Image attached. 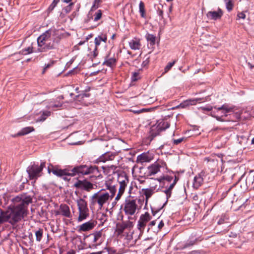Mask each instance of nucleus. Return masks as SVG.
I'll return each instance as SVG.
<instances>
[{"instance_id": "f257e3e1", "label": "nucleus", "mask_w": 254, "mask_h": 254, "mask_svg": "<svg viewBox=\"0 0 254 254\" xmlns=\"http://www.w3.org/2000/svg\"><path fill=\"white\" fill-rule=\"evenodd\" d=\"M30 196H16L13 199L14 206L6 211H1L0 214V226L9 222L12 225L19 222L28 214V206L32 202Z\"/></svg>"}, {"instance_id": "f03ea898", "label": "nucleus", "mask_w": 254, "mask_h": 254, "mask_svg": "<svg viewBox=\"0 0 254 254\" xmlns=\"http://www.w3.org/2000/svg\"><path fill=\"white\" fill-rule=\"evenodd\" d=\"M52 172L55 175L62 177L65 181H69V177H73L76 175L85 176L90 174L96 175L99 173L98 168L96 166L81 165L76 166L70 170L68 169H60L54 168Z\"/></svg>"}, {"instance_id": "7ed1b4c3", "label": "nucleus", "mask_w": 254, "mask_h": 254, "mask_svg": "<svg viewBox=\"0 0 254 254\" xmlns=\"http://www.w3.org/2000/svg\"><path fill=\"white\" fill-rule=\"evenodd\" d=\"M57 32L56 29H51L47 30L37 38L39 52H45L58 47L61 39L57 36Z\"/></svg>"}, {"instance_id": "20e7f679", "label": "nucleus", "mask_w": 254, "mask_h": 254, "mask_svg": "<svg viewBox=\"0 0 254 254\" xmlns=\"http://www.w3.org/2000/svg\"><path fill=\"white\" fill-rule=\"evenodd\" d=\"M106 187L109 191L105 189H101L92 195L90 199L91 205L97 206L99 209H101L104 206L110 203L116 194L117 189L115 185L108 184H106Z\"/></svg>"}, {"instance_id": "39448f33", "label": "nucleus", "mask_w": 254, "mask_h": 254, "mask_svg": "<svg viewBox=\"0 0 254 254\" xmlns=\"http://www.w3.org/2000/svg\"><path fill=\"white\" fill-rule=\"evenodd\" d=\"M77 205L79 212L77 220L78 222H81L85 220L89 215L87 203L84 199L80 198L77 200Z\"/></svg>"}, {"instance_id": "423d86ee", "label": "nucleus", "mask_w": 254, "mask_h": 254, "mask_svg": "<svg viewBox=\"0 0 254 254\" xmlns=\"http://www.w3.org/2000/svg\"><path fill=\"white\" fill-rule=\"evenodd\" d=\"M46 166L45 162H41L40 166L33 164L27 168V172L30 180L37 179L42 175V171Z\"/></svg>"}, {"instance_id": "0eeeda50", "label": "nucleus", "mask_w": 254, "mask_h": 254, "mask_svg": "<svg viewBox=\"0 0 254 254\" xmlns=\"http://www.w3.org/2000/svg\"><path fill=\"white\" fill-rule=\"evenodd\" d=\"M139 208L135 199H126L123 210L126 215L132 216L137 212Z\"/></svg>"}, {"instance_id": "6e6552de", "label": "nucleus", "mask_w": 254, "mask_h": 254, "mask_svg": "<svg viewBox=\"0 0 254 254\" xmlns=\"http://www.w3.org/2000/svg\"><path fill=\"white\" fill-rule=\"evenodd\" d=\"M170 127V124L166 121L161 120L158 121L157 123L151 128L150 132L151 139L152 140L154 137L158 135L159 133L165 130Z\"/></svg>"}, {"instance_id": "1a4fd4ad", "label": "nucleus", "mask_w": 254, "mask_h": 254, "mask_svg": "<svg viewBox=\"0 0 254 254\" xmlns=\"http://www.w3.org/2000/svg\"><path fill=\"white\" fill-rule=\"evenodd\" d=\"M167 167L166 162L161 159H158L153 164L147 167V176H151L156 174L160 171V168Z\"/></svg>"}, {"instance_id": "9d476101", "label": "nucleus", "mask_w": 254, "mask_h": 254, "mask_svg": "<svg viewBox=\"0 0 254 254\" xmlns=\"http://www.w3.org/2000/svg\"><path fill=\"white\" fill-rule=\"evenodd\" d=\"M151 216L147 212L140 215L137 225V228L140 232L139 235L143 233L147 223L151 219Z\"/></svg>"}, {"instance_id": "9b49d317", "label": "nucleus", "mask_w": 254, "mask_h": 254, "mask_svg": "<svg viewBox=\"0 0 254 254\" xmlns=\"http://www.w3.org/2000/svg\"><path fill=\"white\" fill-rule=\"evenodd\" d=\"M88 237L91 238L93 243L96 245H100L103 242V230L94 232Z\"/></svg>"}, {"instance_id": "f8f14e48", "label": "nucleus", "mask_w": 254, "mask_h": 254, "mask_svg": "<svg viewBox=\"0 0 254 254\" xmlns=\"http://www.w3.org/2000/svg\"><path fill=\"white\" fill-rule=\"evenodd\" d=\"M76 188L83 189L86 191H89L93 189V185L86 180L77 181L74 185Z\"/></svg>"}, {"instance_id": "ddd939ff", "label": "nucleus", "mask_w": 254, "mask_h": 254, "mask_svg": "<svg viewBox=\"0 0 254 254\" xmlns=\"http://www.w3.org/2000/svg\"><path fill=\"white\" fill-rule=\"evenodd\" d=\"M116 154L111 152H107L100 156L96 160L95 163H99L100 162L105 163L108 161H112L115 158Z\"/></svg>"}, {"instance_id": "4468645a", "label": "nucleus", "mask_w": 254, "mask_h": 254, "mask_svg": "<svg viewBox=\"0 0 254 254\" xmlns=\"http://www.w3.org/2000/svg\"><path fill=\"white\" fill-rule=\"evenodd\" d=\"M205 100H207L206 98H205V100H203V98H195L192 99H188L181 103L178 106V107L181 108H185L189 106L190 105H195L197 102L200 103L204 102Z\"/></svg>"}, {"instance_id": "2eb2a0df", "label": "nucleus", "mask_w": 254, "mask_h": 254, "mask_svg": "<svg viewBox=\"0 0 254 254\" xmlns=\"http://www.w3.org/2000/svg\"><path fill=\"white\" fill-rule=\"evenodd\" d=\"M56 215L61 214L63 216L67 218H71V214L70 213L69 206L65 204H61L60 206L59 210L56 212Z\"/></svg>"}, {"instance_id": "dca6fc26", "label": "nucleus", "mask_w": 254, "mask_h": 254, "mask_svg": "<svg viewBox=\"0 0 254 254\" xmlns=\"http://www.w3.org/2000/svg\"><path fill=\"white\" fill-rule=\"evenodd\" d=\"M223 14V11L220 8H218L217 11H208L206 16L210 19L216 20L220 19Z\"/></svg>"}, {"instance_id": "f3484780", "label": "nucleus", "mask_w": 254, "mask_h": 254, "mask_svg": "<svg viewBox=\"0 0 254 254\" xmlns=\"http://www.w3.org/2000/svg\"><path fill=\"white\" fill-rule=\"evenodd\" d=\"M95 226V223L92 221L86 222L78 226L79 232H85L92 230Z\"/></svg>"}, {"instance_id": "a211bd4d", "label": "nucleus", "mask_w": 254, "mask_h": 254, "mask_svg": "<svg viewBox=\"0 0 254 254\" xmlns=\"http://www.w3.org/2000/svg\"><path fill=\"white\" fill-rule=\"evenodd\" d=\"M152 159V156L148 153H143L137 157L136 162L141 163L149 162Z\"/></svg>"}, {"instance_id": "6ab92c4d", "label": "nucleus", "mask_w": 254, "mask_h": 254, "mask_svg": "<svg viewBox=\"0 0 254 254\" xmlns=\"http://www.w3.org/2000/svg\"><path fill=\"white\" fill-rule=\"evenodd\" d=\"M128 44L130 49L133 50H139L141 47L140 40L136 38L131 40Z\"/></svg>"}, {"instance_id": "aec40b11", "label": "nucleus", "mask_w": 254, "mask_h": 254, "mask_svg": "<svg viewBox=\"0 0 254 254\" xmlns=\"http://www.w3.org/2000/svg\"><path fill=\"white\" fill-rule=\"evenodd\" d=\"M133 232L129 231L128 232L125 233L122 238H124L127 242L130 243V245H133L135 244L136 239H134L133 238Z\"/></svg>"}, {"instance_id": "412c9836", "label": "nucleus", "mask_w": 254, "mask_h": 254, "mask_svg": "<svg viewBox=\"0 0 254 254\" xmlns=\"http://www.w3.org/2000/svg\"><path fill=\"white\" fill-rule=\"evenodd\" d=\"M203 179L202 174H198L194 178L193 187L197 189L203 184Z\"/></svg>"}, {"instance_id": "4be33fe9", "label": "nucleus", "mask_w": 254, "mask_h": 254, "mask_svg": "<svg viewBox=\"0 0 254 254\" xmlns=\"http://www.w3.org/2000/svg\"><path fill=\"white\" fill-rule=\"evenodd\" d=\"M125 229L126 228L122 222L116 224L115 232L118 236L122 238L126 233L124 232Z\"/></svg>"}, {"instance_id": "5701e85b", "label": "nucleus", "mask_w": 254, "mask_h": 254, "mask_svg": "<svg viewBox=\"0 0 254 254\" xmlns=\"http://www.w3.org/2000/svg\"><path fill=\"white\" fill-rule=\"evenodd\" d=\"M116 59L114 58H109L106 57L105 61L103 63V65H106L113 68L116 65Z\"/></svg>"}, {"instance_id": "b1692460", "label": "nucleus", "mask_w": 254, "mask_h": 254, "mask_svg": "<svg viewBox=\"0 0 254 254\" xmlns=\"http://www.w3.org/2000/svg\"><path fill=\"white\" fill-rule=\"evenodd\" d=\"M142 192L145 196V203L147 204L149 198L154 193V190L151 188L142 189L141 190Z\"/></svg>"}, {"instance_id": "393cba45", "label": "nucleus", "mask_w": 254, "mask_h": 254, "mask_svg": "<svg viewBox=\"0 0 254 254\" xmlns=\"http://www.w3.org/2000/svg\"><path fill=\"white\" fill-rule=\"evenodd\" d=\"M246 189H248L249 188H252L254 187L253 184L254 183V176L252 174H249L246 179Z\"/></svg>"}, {"instance_id": "a878e982", "label": "nucleus", "mask_w": 254, "mask_h": 254, "mask_svg": "<svg viewBox=\"0 0 254 254\" xmlns=\"http://www.w3.org/2000/svg\"><path fill=\"white\" fill-rule=\"evenodd\" d=\"M201 240L198 238H190L187 242L185 244L184 246L182 247V249H185L188 247L192 246L197 243L198 241H200Z\"/></svg>"}, {"instance_id": "bb28decb", "label": "nucleus", "mask_w": 254, "mask_h": 254, "mask_svg": "<svg viewBox=\"0 0 254 254\" xmlns=\"http://www.w3.org/2000/svg\"><path fill=\"white\" fill-rule=\"evenodd\" d=\"M176 182H173L168 187H167L165 190L163 191L166 194V198L167 200L171 197L172 194V190L174 188Z\"/></svg>"}, {"instance_id": "cd10ccee", "label": "nucleus", "mask_w": 254, "mask_h": 254, "mask_svg": "<svg viewBox=\"0 0 254 254\" xmlns=\"http://www.w3.org/2000/svg\"><path fill=\"white\" fill-rule=\"evenodd\" d=\"M118 182L119 184L127 185L129 182L128 177L125 174H120L118 176Z\"/></svg>"}, {"instance_id": "c85d7f7f", "label": "nucleus", "mask_w": 254, "mask_h": 254, "mask_svg": "<svg viewBox=\"0 0 254 254\" xmlns=\"http://www.w3.org/2000/svg\"><path fill=\"white\" fill-rule=\"evenodd\" d=\"M33 130H34V128L33 127H26L22 128L20 131H19L17 133V135H18V136L24 135H26V134L32 132Z\"/></svg>"}, {"instance_id": "c756f323", "label": "nucleus", "mask_w": 254, "mask_h": 254, "mask_svg": "<svg viewBox=\"0 0 254 254\" xmlns=\"http://www.w3.org/2000/svg\"><path fill=\"white\" fill-rule=\"evenodd\" d=\"M218 111L223 110L224 116H227V113L232 112L233 109L232 108L228 107L227 105H223L221 107L217 108Z\"/></svg>"}, {"instance_id": "7c9ffc66", "label": "nucleus", "mask_w": 254, "mask_h": 254, "mask_svg": "<svg viewBox=\"0 0 254 254\" xmlns=\"http://www.w3.org/2000/svg\"><path fill=\"white\" fill-rule=\"evenodd\" d=\"M43 230L41 228H39L38 230L35 231V236L36 241L40 242L43 237Z\"/></svg>"}, {"instance_id": "2f4dec72", "label": "nucleus", "mask_w": 254, "mask_h": 254, "mask_svg": "<svg viewBox=\"0 0 254 254\" xmlns=\"http://www.w3.org/2000/svg\"><path fill=\"white\" fill-rule=\"evenodd\" d=\"M146 39L149 42L150 45L153 46L155 44L156 37L153 34H148L146 36Z\"/></svg>"}, {"instance_id": "473e14b6", "label": "nucleus", "mask_w": 254, "mask_h": 254, "mask_svg": "<svg viewBox=\"0 0 254 254\" xmlns=\"http://www.w3.org/2000/svg\"><path fill=\"white\" fill-rule=\"evenodd\" d=\"M139 12L141 14V16L143 18L145 17V10L144 3L141 1L139 4Z\"/></svg>"}, {"instance_id": "72a5a7b5", "label": "nucleus", "mask_w": 254, "mask_h": 254, "mask_svg": "<svg viewBox=\"0 0 254 254\" xmlns=\"http://www.w3.org/2000/svg\"><path fill=\"white\" fill-rule=\"evenodd\" d=\"M226 6L228 11H231L234 7V1L232 0L228 1L226 2Z\"/></svg>"}, {"instance_id": "f704fd0d", "label": "nucleus", "mask_w": 254, "mask_h": 254, "mask_svg": "<svg viewBox=\"0 0 254 254\" xmlns=\"http://www.w3.org/2000/svg\"><path fill=\"white\" fill-rule=\"evenodd\" d=\"M126 229H130L133 227V222L130 221H124L122 222Z\"/></svg>"}, {"instance_id": "c9c22d12", "label": "nucleus", "mask_w": 254, "mask_h": 254, "mask_svg": "<svg viewBox=\"0 0 254 254\" xmlns=\"http://www.w3.org/2000/svg\"><path fill=\"white\" fill-rule=\"evenodd\" d=\"M73 4L74 3L73 2L70 3L67 6H65L63 9V11L65 12L66 14L68 13L71 11Z\"/></svg>"}, {"instance_id": "e433bc0d", "label": "nucleus", "mask_w": 254, "mask_h": 254, "mask_svg": "<svg viewBox=\"0 0 254 254\" xmlns=\"http://www.w3.org/2000/svg\"><path fill=\"white\" fill-rule=\"evenodd\" d=\"M102 15V10H98L95 14V17H94V20L95 21H97L98 20H99L101 18Z\"/></svg>"}, {"instance_id": "4c0bfd02", "label": "nucleus", "mask_w": 254, "mask_h": 254, "mask_svg": "<svg viewBox=\"0 0 254 254\" xmlns=\"http://www.w3.org/2000/svg\"><path fill=\"white\" fill-rule=\"evenodd\" d=\"M59 1L60 0H54L51 5L49 6L48 10L49 11H52Z\"/></svg>"}, {"instance_id": "58836bf2", "label": "nucleus", "mask_w": 254, "mask_h": 254, "mask_svg": "<svg viewBox=\"0 0 254 254\" xmlns=\"http://www.w3.org/2000/svg\"><path fill=\"white\" fill-rule=\"evenodd\" d=\"M50 112L49 111H45L43 113V114L41 117V119H40L39 120L40 121H44L47 117L49 116L50 115Z\"/></svg>"}, {"instance_id": "ea45409f", "label": "nucleus", "mask_w": 254, "mask_h": 254, "mask_svg": "<svg viewBox=\"0 0 254 254\" xmlns=\"http://www.w3.org/2000/svg\"><path fill=\"white\" fill-rule=\"evenodd\" d=\"M175 61L173 62H170V63H169L167 65L165 66V73H166L174 65V64H175Z\"/></svg>"}, {"instance_id": "a19ab883", "label": "nucleus", "mask_w": 254, "mask_h": 254, "mask_svg": "<svg viewBox=\"0 0 254 254\" xmlns=\"http://www.w3.org/2000/svg\"><path fill=\"white\" fill-rule=\"evenodd\" d=\"M32 47H28L22 50L21 53L23 55H26L28 54L32 53L33 52Z\"/></svg>"}, {"instance_id": "79ce46f5", "label": "nucleus", "mask_w": 254, "mask_h": 254, "mask_svg": "<svg viewBox=\"0 0 254 254\" xmlns=\"http://www.w3.org/2000/svg\"><path fill=\"white\" fill-rule=\"evenodd\" d=\"M102 40H103L102 36H98L97 37L95 38V43L96 47H97L100 45L101 42H102Z\"/></svg>"}, {"instance_id": "37998d69", "label": "nucleus", "mask_w": 254, "mask_h": 254, "mask_svg": "<svg viewBox=\"0 0 254 254\" xmlns=\"http://www.w3.org/2000/svg\"><path fill=\"white\" fill-rule=\"evenodd\" d=\"M55 62L54 61H52L50 63L45 64V67L43 68L42 73L44 74L48 68L50 67L54 64Z\"/></svg>"}, {"instance_id": "c03bdc74", "label": "nucleus", "mask_w": 254, "mask_h": 254, "mask_svg": "<svg viewBox=\"0 0 254 254\" xmlns=\"http://www.w3.org/2000/svg\"><path fill=\"white\" fill-rule=\"evenodd\" d=\"M162 180L167 182H171L173 180V177L170 176H165L163 177V178L162 179Z\"/></svg>"}, {"instance_id": "a18cd8bd", "label": "nucleus", "mask_w": 254, "mask_h": 254, "mask_svg": "<svg viewBox=\"0 0 254 254\" xmlns=\"http://www.w3.org/2000/svg\"><path fill=\"white\" fill-rule=\"evenodd\" d=\"M184 139V137H182L177 139H173V143L174 145H178L181 143Z\"/></svg>"}, {"instance_id": "49530a36", "label": "nucleus", "mask_w": 254, "mask_h": 254, "mask_svg": "<svg viewBox=\"0 0 254 254\" xmlns=\"http://www.w3.org/2000/svg\"><path fill=\"white\" fill-rule=\"evenodd\" d=\"M228 218L225 216H222L220 219L218 220L217 223L219 225L222 224L224 223L226 220H227Z\"/></svg>"}, {"instance_id": "de8ad7c7", "label": "nucleus", "mask_w": 254, "mask_h": 254, "mask_svg": "<svg viewBox=\"0 0 254 254\" xmlns=\"http://www.w3.org/2000/svg\"><path fill=\"white\" fill-rule=\"evenodd\" d=\"M139 78V73L138 72H133V75H132V81H136L138 80V79Z\"/></svg>"}, {"instance_id": "09e8293b", "label": "nucleus", "mask_w": 254, "mask_h": 254, "mask_svg": "<svg viewBox=\"0 0 254 254\" xmlns=\"http://www.w3.org/2000/svg\"><path fill=\"white\" fill-rule=\"evenodd\" d=\"M147 111V110L146 109H142L138 110H131V111L132 112H133V113H134L135 114H140L144 112H146Z\"/></svg>"}, {"instance_id": "8fccbe9b", "label": "nucleus", "mask_w": 254, "mask_h": 254, "mask_svg": "<svg viewBox=\"0 0 254 254\" xmlns=\"http://www.w3.org/2000/svg\"><path fill=\"white\" fill-rule=\"evenodd\" d=\"M123 194H124V192H121L120 191H118V192L115 198V201H118L121 199V198Z\"/></svg>"}, {"instance_id": "3c124183", "label": "nucleus", "mask_w": 254, "mask_h": 254, "mask_svg": "<svg viewBox=\"0 0 254 254\" xmlns=\"http://www.w3.org/2000/svg\"><path fill=\"white\" fill-rule=\"evenodd\" d=\"M119 185H120V187H119V191H120L124 193L125 189L127 187V185H123V184H119Z\"/></svg>"}, {"instance_id": "603ef678", "label": "nucleus", "mask_w": 254, "mask_h": 254, "mask_svg": "<svg viewBox=\"0 0 254 254\" xmlns=\"http://www.w3.org/2000/svg\"><path fill=\"white\" fill-rule=\"evenodd\" d=\"M157 14L160 16V19H162L163 18V11L162 9L159 8L157 10Z\"/></svg>"}, {"instance_id": "864d4df0", "label": "nucleus", "mask_w": 254, "mask_h": 254, "mask_svg": "<svg viewBox=\"0 0 254 254\" xmlns=\"http://www.w3.org/2000/svg\"><path fill=\"white\" fill-rule=\"evenodd\" d=\"M91 56H93V58H96L98 55V52L97 49V47L96 46L94 51L91 52Z\"/></svg>"}, {"instance_id": "5fc2aeb1", "label": "nucleus", "mask_w": 254, "mask_h": 254, "mask_svg": "<svg viewBox=\"0 0 254 254\" xmlns=\"http://www.w3.org/2000/svg\"><path fill=\"white\" fill-rule=\"evenodd\" d=\"M237 16L239 19H245L246 18V15L243 12L238 13L237 14Z\"/></svg>"}, {"instance_id": "6e6d98bb", "label": "nucleus", "mask_w": 254, "mask_h": 254, "mask_svg": "<svg viewBox=\"0 0 254 254\" xmlns=\"http://www.w3.org/2000/svg\"><path fill=\"white\" fill-rule=\"evenodd\" d=\"M156 220H153V221H151L149 223V224L148 225V228L147 229V232H148L149 231L151 227L154 226L156 224Z\"/></svg>"}, {"instance_id": "4d7b16f0", "label": "nucleus", "mask_w": 254, "mask_h": 254, "mask_svg": "<svg viewBox=\"0 0 254 254\" xmlns=\"http://www.w3.org/2000/svg\"><path fill=\"white\" fill-rule=\"evenodd\" d=\"M149 63V58H147L145 61L142 62V65L143 66H146Z\"/></svg>"}, {"instance_id": "13d9d810", "label": "nucleus", "mask_w": 254, "mask_h": 254, "mask_svg": "<svg viewBox=\"0 0 254 254\" xmlns=\"http://www.w3.org/2000/svg\"><path fill=\"white\" fill-rule=\"evenodd\" d=\"M102 0H94V3L93 6H96L97 8L98 7L99 4L102 2Z\"/></svg>"}, {"instance_id": "bf43d9fd", "label": "nucleus", "mask_w": 254, "mask_h": 254, "mask_svg": "<svg viewBox=\"0 0 254 254\" xmlns=\"http://www.w3.org/2000/svg\"><path fill=\"white\" fill-rule=\"evenodd\" d=\"M117 166H115V165H111L110 166H108L107 167V168L109 169V170H112L113 172L115 171L116 170V169H117Z\"/></svg>"}, {"instance_id": "052dcab7", "label": "nucleus", "mask_w": 254, "mask_h": 254, "mask_svg": "<svg viewBox=\"0 0 254 254\" xmlns=\"http://www.w3.org/2000/svg\"><path fill=\"white\" fill-rule=\"evenodd\" d=\"M164 222L162 220H161L158 225V228L159 229V230H160L161 229H162V228L164 226Z\"/></svg>"}, {"instance_id": "680f3d73", "label": "nucleus", "mask_w": 254, "mask_h": 254, "mask_svg": "<svg viewBox=\"0 0 254 254\" xmlns=\"http://www.w3.org/2000/svg\"><path fill=\"white\" fill-rule=\"evenodd\" d=\"M212 107L211 106L207 107H201V109L204 111H210L212 110Z\"/></svg>"}, {"instance_id": "e2e57ef3", "label": "nucleus", "mask_w": 254, "mask_h": 254, "mask_svg": "<svg viewBox=\"0 0 254 254\" xmlns=\"http://www.w3.org/2000/svg\"><path fill=\"white\" fill-rule=\"evenodd\" d=\"M61 106V104H58V105H56V104H51L50 105V107H52V108H54V107H60Z\"/></svg>"}, {"instance_id": "0e129e2a", "label": "nucleus", "mask_w": 254, "mask_h": 254, "mask_svg": "<svg viewBox=\"0 0 254 254\" xmlns=\"http://www.w3.org/2000/svg\"><path fill=\"white\" fill-rule=\"evenodd\" d=\"M102 38L103 39V40H102V41H103L105 43H106L107 41V36L106 35L102 36Z\"/></svg>"}, {"instance_id": "69168bd1", "label": "nucleus", "mask_w": 254, "mask_h": 254, "mask_svg": "<svg viewBox=\"0 0 254 254\" xmlns=\"http://www.w3.org/2000/svg\"><path fill=\"white\" fill-rule=\"evenodd\" d=\"M117 202L118 201H115V199H114V200L112 203V207H114L116 205Z\"/></svg>"}, {"instance_id": "338daca9", "label": "nucleus", "mask_w": 254, "mask_h": 254, "mask_svg": "<svg viewBox=\"0 0 254 254\" xmlns=\"http://www.w3.org/2000/svg\"><path fill=\"white\" fill-rule=\"evenodd\" d=\"M82 97H89L90 96V94L89 93H83V94L81 95Z\"/></svg>"}, {"instance_id": "774afa93", "label": "nucleus", "mask_w": 254, "mask_h": 254, "mask_svg": "<svg viewBox=\"0 0 254 254\" xmlns=\"http://www.w3.org/2000/svg\"><path fill=\"white\" fill-rule=\"evenodd\" d=\"M92 37V34H89L88 35L87 37H86V40H88L89 39H90V38H91Z\"/></svg>"}]
</instances>
